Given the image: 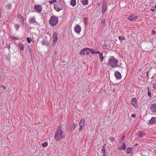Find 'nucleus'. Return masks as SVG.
<instances>
[{"mask_svg":"<svg viewBox=\"0 0 156 156\" xmlns=\"http://www.w3.org/2000/svg\"><path fill=\"white\" fill-rule=\"evenodd\" d=\"M80 2L83 5H87L88 4V0H80Z\"/></svg>","mask_w":156,"mask_h":156,"instance_id":"obj_19","label":"nucleus"},{"mask_svg":"<svg viewBox=\"0 0 156 156\" xmlns=\"http://www.w3.org/2000/svg\"><path fill=\"white\" fill-rule=\"evenodd\" d=\"M148 89V96L150 97H151V93L149 91V88H148L147 89Z\"/></svg>","mask_w":156,"mask_h":156,"instance_id":"obj_35","label":"nucleus"},{"mask_svg":"<svg viewBox=\"0 0 156 156\" xmlns=\"http://www.w3.org/2000/svg\"><path fill=\"white\" fill-rule=\"evenodd\" d=\"M137 16H134L133 15H131L127 19L130 21H135L137 19Z\"/></svg>","mask_w":156,"mask_h":156,"instance_id":"obj_13","label":"nucleus"},{"mask_svg":"<svg viewBox=\"0 0 156 156\" xmlns=\"http://www.w3.org/2000/svg\"><path fill=\"white\" fill-rule=\"evenodd\" d=\"M58 22V19L55 16H51L49 20V23L51 26L56 25Z\"/></svg>","mask_w":156,"mask_h":156,"instance_id":"obj_3","label":"nucleus"},{"mask_svg":"<svg viewBox=\"0 0 156 156\" xmlns=\"http://www.w3.org/2000/svg\"><path fill=\"white\" fill-rule=\"evenodd\" d=\"M12 39H13V40H18V38H16V37H12Z\"/></svg>","mask_w":156,"mask_h":156,"instance_id":"obj_41","label":"nucleus"},{"mask_svg":"<svg viewBox=\"0 0 156 156\" xmlns=\"http://www.w3.org/2000/svg\"><path fill=\"white\" fill-rule=\"evenodd\" d=\"M87 51H90L91 52V53L93 55H94L95 53H97V51L96 52L94 51L92 48H87Z\"/></svg>","mask_w":156,"mask_h":156,"instance_id":"obj_22","label":"nucleus"},{"mask_svg":"<svg viewBox=\"0 0 156 156\" xmlns=\"http://www.w3.org/2000/svg\"><path fill=\"white\" fill-rule=\"evenodd\" d=\"M34 9L37 12H41L42 10V7L39 5H35L34 6Z\"/></svg>","mask_w":156,"mask_h":156,"instance_id":"obj_5","label":"nucleus"},{"mask_svg":"<svg viewBox=\"0 0 156 156\" xmlns=\"http://www.w3.org/2000/svg\"><path fill=\"white\" fill-rule=\"evenodd\" d=\"M122 147L123 149H125L126 148V144L125 143H123L122 144Z\"/></svg>","mask_w":156,"mask_h":156,"instance_id":"obj_33","label":"nucleus"},{"mask_svg":"<svg viewBox=\"0 0 156 156\" xmlns=\"http://www.w3.org/2000/svg\"><path fill=\"white\" fill-rule=\"evenodd\" d=\"M118 149H119V150H121L122 149H123L122 148V147H118Z\"/></svg>","mask_w":156,"mask_h":156,"instance_id":"obj_47","label":"nucleus"},{"mask_svg":"<svg viewBox=\"0 0 156 156\" xmlns=\"http://www.w3.org/2000/svg\"><path fill=\"white\" fill-rule=\"evenodd\" d=\"M27 39L28 42L29 43H30V42L32 41V40L30 38L28 37L27 38Z\"/></svg>","mask_w":156,"mask_h":156,"instance_id":"obj_32","label":"nucleus"},{"mask_svg":"<svg viewBox=\"0 0 156 156\" xmlns=\"http://www.w3.org/2000/svg\"><path fill=\"white\" fill-rule=\"evenodd\" d=\"M115 90H113V92H115Z\"/></svg>","mask_w":156,"mask_h":156,"instance_id":"obj_53","label":"nucleus"},{"mask_svg":"<svg viewBox=\"0 0 156 156\" xmlns=\"http://www.w3.org/2000/svg\"><path fill=\"white\" fill-rule=\"evenodd\" d=\"M53 42L54 43H55L58 41V36L57 33L55 32L53 33Z\"/></svg>","mask_w":156,"mask_h":156,"instance_id":"obj_10","label":"nucleus"},{"mask_svg":"<svg viewBox=\"0 0 156 156\" xmlns=\"http://www.w3.org/2000/svg\"><path fill=\"white\" fill-rule=\"evenodd\" d=\"M151 10L153 12L155 11V10L154 9H151Z\"/></svg>","mask_w":156,"mask_h":156,"instance_id":"obj_43","label":"nucleus"},{"mask_svg":"<svg viewBox=\"0 0 156 156\" xmlns=\"http://www.w3.org/2000/svg\"><path fill=\"white\" fill-rule=\"evenodd\" d=\"M106 146L105 144H104L102 147V148L101 149V151L104 155L106 154L105 151V146Z\"/></svg>","mask_w":156,"mask_h":156,"instance_id":"obj_25","label":"nucleus"},{"mask_svg":"<svg viewBox=\"0 0 156 156\" xmlns=\"http://www.w3.org/2000/svg\"><path fill=\"white\" fill-rule=\"evenodd\" d=\"M131 117L133 118H134L135 117V115L134 114H132L131 115Z\"/></svg>","mask_w":156,"mask_h":156,"instance_id":"obj_44","label":"nucleus"},{"mask_svg":"<svg viewBox=\"0 0 156 156\" xmlns=\"http://www.w3.org/2000/svg\"><path fill=\"white\" fill-rule=\"evenodd\" d=\"M125 137V135L123 136L120 139V141L121 142L123 141L124 140V139Z\"/></svg>","mask_w":156,"mask_h":156,"instance_id":"obj_36","label":"nucleus"},{"mask_svg":"<svg viewBox=\"0 0 156 156\" xmlns=\"http://www.w3.org/2000/svg\"><path fill=\"white\" fill-rule=\"evenodd\" d=\"M119 39L121 41L123 40L124 39V38L122 36H120L119 37Z\"/></svg>","mask_w":156,"mask_h":156,"instance_id":"obj_39","label":"nucleus"},{"mask_svg":"<svg viewBox=\"0 0 156 156\" xmlns=\"http://www.w3.org/2000/svg\"><path fill=\"white\" fill-rule=\"evenodd\" d=\"M149 72L152 73L154 75H156V69L154 67L151 68L148 70L147 73V76H148V73Z\"/></svg>","mask_w":156,"mask_h":156,"instance_id":"obj_8","label":"nucleus"},{"mask_svg":"<svg viewBox=\"0 0 156 156\" xmlns=\"http://www.w3.org/2000/svg\"><path fill=\"white\" fill-rule=\"evenodd\" d=\"M1 14H0V19H1Z\"/></svg>","mask_w":156,"mask_h":156,"instance_id":"obj_52","label":"nucleus"},{"mask_svg":"<svg viewBox=\"0 0 156 156\" xmlns=\"http://www.w3.org/2000/svg\"><path fill=\"white\" fill-rule=\"evenodd\" d=\"M131 104L132 105L135 107L136 108L137 106L136 99L135 98H132L131 100Z\"/></svg>","mask_w":156,"mask_h":156,"instance_id":"obj_11","label":"nucleus"},{"mask_svg":"<svg viewBox=\"0 0 156 156\" xmlns=\"http://www.w3.org/2000/svg\"><path fill=\"white\" fill-rule=\"evenodd\" d=\"M56 1V0H50L48 2L50 4H52L55 2Z\"/></svg>","mask_w":156,"mask_h":156,"instance_id":"obj_34","label":"nucleus"},{"mask_svg":"<svg viewBox=\"0 0 156 156\" xmlns=\"http://www.w3.org/2000/svg\"><path fill=\"white\" fill-rule=\"evenodd\" d=\"M20 27V25L18 24H16L14 25V27L16 30H17Z\"/></svg>","mask_w":156,"mask_h":156,"instance_id":"obj_26","label":"nucleus"},{"mask_svg":"<svg viewBox=\"0 0 156 156\" xmlns=\"http://www.w3.org/2000/svg\"><path fill=\"white\" fill-rule=\"evenodd\" d=\"M151 111L153 112H156V104H153L151 105L150 108Z\"/></svg>","mask_w":156,"mask_h":156,"instance_id":"obj_9","label":"nucleus"},{"mask_svg":"<svg viewBox=\"0 0 156 156\" xmlns=\"http://www.w3.org/2000/svg\"><path fill=\"white\" fill-rule=\"evenodd\" d=\"M48 145V143L47 142H45L42 144V147H45Z\"/></svg>","mask_w":156,"mask_h":156,"instance_id":"obj_30","label":"nucleus"},{"mask_svg":"<svg viewBox=\"0 0 156 156\" xmlns=\"http://www.w3.org/2000/svg\"><path fill=\"white\" fill-rule=\"evenodd\" d=\"M76 124H73L71 127V131H73L76 127Z\"/></svg>","mask_w":156,"mask_h":156,"instance_id":"obj_27","label":"nucleus"},{"mask_svg":"<svg viewBox=\"0 0 156 156\" xmlns=\"http://www.w3.org/2000/svg\"><path fill=\"white\" fill-rule=\"evenodd\" d=\"M84 20L85 21V24L86 25L87 24V22L88 21V19L87 17H85L84 18Z\"/></svg>","mask_w":156,"mask_h":156,"instance_id":"obj_31","label":"nucleus"},{"mask_svg":"<svg viewBox=\"0 0 156 156\" xmlns=\"http://www.w3.org/2000/svg\"><path fill=\"white\" fill-rule=\"evenodd\" d=\"M87 51V48H86L82 49L80 52V55H85V52Z\"/></svg>","mask_w":156,"mask_h":156,"instance_id":"obj_17","label":"nucleus"},{"mask_svg":"<svg viewBox=\"0 0 156 156\" xmlns=\"http://www.w3.org/2000/svg\"><path fill=\"white\" fill-rule=\"evenodd\" d=\"M156 122V117H153L150 121V123L151 125Z\"/></svg>","mask_w":156,"mask_h":156,"instance_id":"obj_18","label":"nucleus"},{"mask_svg":"<svg viewBox=\"0 0 156 156\" xmlns=\"http://www.w3.org/2000/svg\"><path fill=\"white\" fill-rule=\"evenodd\" d=\"M17 19L18 20L21 19L23 23H24V18L20 14H18L17 16Z\"/></svg>","mask_w":156,"mask_h":156,"instance_id":"obj_16","label":"nucleus"},{"mask_svg":"<svg viewBox=\"0 0 156 156\" xmlns=\"http://www.w3.org/2000/svg\"><path fill=\"white\" fill-rule=\"evenodd\" d=\"M54 9L58 12L62 10L63 8L62 5L59 2H57L54 5Z\"/></svg>","mask_w":156,"mask_h":156,"instance_id":"obj_4","label":"nucleus"},{"mask_svg":"<svg viewBox=\"0 0 156 156\" xmlns=\"http://www.w3.org/2000/svg\"><path fill=\"white\" fill-rule=\"evenodd\" d=\"M85 123L84 119V118H82L81 119L80 122L79 123V126H83Z\"/></svg>","mask_w":156,"mask_h":156,"instance_id":"obj_21","label":"nucleus"},{"mask_svg":"<svg viewBox=\"0 0 156 156\" xmlns=\"http://www.w3.org/2000/svg\"><path fill=\"white\" fill-rule=\"evenodd\" d=\"M111 140L112 141H114L115 140V139H114V138H112V140Z\"/></svg>","mask_w":156,"mask_h":156,"instance_id":"obj_50","label":"nucleus"},{"mask_svg":"<svg viewBox=\"0 0 156 156\" xmlns=\"http://www.w3.org/2000/svg\"><path fill=\"white\" fill-rule=\"evenodd\" d=\"M55 140L59 141L65 138V135L61 128H59L55 132L54 136Z\"/></svg>","mask_w":156,"mask_h":156,"instance_id":"obj_1","label":"nucleus"},{"mask_svg":"<svg viewBox=\"0 0 156 156\" xmlns=\"http://www.w3.org/2000/svg\"><path fill=\"white\" fill-rule=\"evenodd\" d=\"M70 4L73 6H75L76 4V0H71Z\"/></svg>","mask_w":156,"mask_h":156,"instance_id":"obj_24","label":"nucleus"},{"mask_svg":"<svg viewBox=\"0 0 156 156\" xmlns=\"http://www.w3.org/2000/svg\"><path fill=\"white\" fill-rule=\"evenodd\" d=\"M80 126V128L79 129V132H80L83 129V127L82 126Z\"/></svg>","mask_w":156,"mask_h":156,"instance_id":"obj_37","label":"nucleus"},{"mask_svg":"<svg viewBox=\"0 0 156 156\" xmlns=\"http://www.w3.org/2000/svg\"><path fill=\"white\" fill-rule=\"evenodd\" d=\"M19 47L21 51H23V50L24 49V47L23 45L22 44L20 43L19 44Z\"/></svg>","mask_w":156,"mask_h":156,"instance_id":"obj_23","label":"nucleus"},{"mask_svg":"<svg viewBox=\"0 0 156 156\" xmlns=\"http://www.w3.org/2000/svg\"><path fill=\"white\" fill-rule=\"evenodd\" d=\"M103 156H105V154L104 155H103Z\"/></svg>","mask_w":156,"mask_h":156,"instance_id":"obj_54","label":"nucleus"},{"mask_svg":"<svg viewBox=\"0 0 156 156\" xmlns=\"http://www.w3.org/2000/svg\"><path fill=\"white\" fill-rule=\"evenodd\" d=\"M146 135V133L145 132H139L137 133V135L140 137H142L143 136H144Z\"/></svg>","mask_w":156,"mask_h":156,"instance_id":"obj_20","label":"nucleus"},{"mask_svg":"<svg viewBox=\"0 0 156 156\" xmlns=\"http://www.w3.org/2000/svg\"><path fill=\"white\" fill-rule=\"evenodd\" d=\"M81 28L79 25H76L74 27L75 31L78 34H79L81 31Z\"/></svg>","mask_w":156,"mask_h":156,"instance_id":"obj_6","label":"nucleus"},{"mask_svg":"<svg viewBox=\"0 0 156 156\" xmlns=\"http://www.w3.org/2000/svg\"><path fill=\"white\" fill-rule=\"evenodd\" d=\"M100 3L98 2L97 3V5L98 7L100 6Z\"/></svg>","mask_w":156,"mask_h":156,"instance_id":"obj_48","label":"nucleus"},{"mask_svg":"<svg viewBox=\"0 0 156 156\" xmlns=\"http://www.w3.org/2000/svg\"><path fill=\"white\" fill-rule=\"evenodd\" d=\"M29 52L30 54H31L32 53V49L30 48H29Z\"/></svg>","mask_w":156,"mask_h":156,"instance_id":"obj_38","label":"nucleus"},{"mask_svg":"<svg viewBox=\"0 0 156 156\" xmlns=\"http://www.w3.org/2000/svg\"><path fill=\"white\" fill-rule=\"evenodd\" d=\"M107 6L106 2H104L102 5V12L103 13L105 12L107 10Z\"/></svg>","mask_w":156,"mask_h":156,"instance_id":"obj_7","label":"nucleus"},{"mask_svg":"<svg viewBox=\"0 0 156 156\" xmlns=\"http://www.w3.org/2000/svg\"><path fill=\"white\" fill-rule=\"evenodd\" d=\"M2 88H3V89H6V87L3 85L2 86Z\"/></svg>","mask_w":156,"mask_h":156,"instance_id":"obj_49","label":"nucleus"},{"mask_svg":"<svg viewBox=\"0 0 156 156\" xmlns=\"http://www.w3.org/2000/svg\"><path fill=\"white\" fill-rule=\"evenodd\" d=\"M156 33L155 31V30H153L152 31V33L153 34H154Z\"/></svg>","mask_w":156,"mask_h":156,"instance_id":"obj_46","label":"nucleus"},{"mask_svg":"<svg viewBox=\"0 0 156 156\" xmlns=\"http://www.w3.org/2000/svg\"><path fill=\"white\" fill-rule=\"evenodd\" d=\"M154 7H155V9H156V5H155L154 6Z\"/></svg>","mask_w":156,"mask_h":156,"instance_id":"obj_51","label":"nucleus"},{"mask_svg":"<svg viewBox=\"0 0 156 156\" xmlns=\"http://www.w3.org/2000/svg\"><path fill=\"white\" fill-rule=\"evenodd\" d=\"M108 64L110 67L115 68L117 67L118 64V61L115 59L114 57L111 56L108 61Z\"/></svg>","mask_w":156,"mask_h":156,"instance_id":"obj_2","label":"nucleus"},{"mask_svg":"<svg viewBox=\"0 0 156 156\" xmlns=\"http://www.w3.org/2000/svg\"><path fill=\"white\" fill-rule=\"evenodd\" d=\"M12 5V4L11 3H8L6 5V7L7 9H9L11 7Z\"/></svg>","mask_w":156,"mask_h":156,"instance_id":"obj_28","label":"nucleus"},{"mask_svg":"<svg viewBox=\"0 0 156 156\" xmlns=\"http://www.w3.org/2000/svg\"><path fill=\"white\" fill-rule=\"evenodd\" d=\"M153 87L154 89H156V83L153 85Z\"/></svg>","mask_w":156,"mask_h":156,"instance_id":"obj_42","label":"nucleus"},{"mask_svg":"<svg viewBox=\"0 0 156 156\" xmlns=\"http://www.w3.org/2000/svg\"><path fill=\"white\" fill-rule=\"evenodd\" d=\"M97 53L99 54V56L100 62H102L104 59V57L103 56V54L102 53L100 52L99 51H97Z\"/></svg>","mask_w":156,"mask_h":156,"instance_id":"obj_12","label":"nucleus"},{"mask_svg":"<svg viewBox=\"0 0 156 156\" xmlns=\"http://www.w3.org/2000/svg\"><path fill=\"white\" fill-rule=\"evenodd\" d=\"M132 148L131 147H128L126 148V151L127 153L129 154L131 152Z\"/></svg>","mask_w":156,"mask_h":156,"instance_id":"obj_29","label":"nucleus"},{"mask_svg":"<svg viewBox=\"0 0 156 156\" xmlns=\"http://www.w3.org/2000/svg\"><path fill=\"white\" fill-rule=\"evenodd\" d=\"M102 24H105V19L103 20L102 21Z\"/></svg>","mask_w":156,"mask_h":156,"instance_id":"obj_40","label":"nucleus"},{"mask_svg":"<svg viewBox=\"0 0 156 156\" xmlns=\"http://www.w3.org/2000/svg\"><path fill=\"white\" fill-rule=\"evenodd\" d=\"M153 72H155V71H154Z\"/></svg>","mask_w":156,"mask_h":156,"instance_id":"obj_55","label":"nucleus"},{"mask_svg":"<svg viewBox=\"0 0 156 156\" xmlns=\"http://www.w3.org/2000/svg\"><path fill=\"white\" fill-rule=\"evenodd\" d=\"M115 76L117 79H120L121 78V75L120 73L118 71H116L115 73Z\"/></svg>","mask_w":156,"mask_h":156,"instance_id":"obj_15","label":"nucleus"},{"mask_svg":"<svg viewBox=\"0 0 156 156\" xmlns=\"http://www.w3.org/2000/svg\"><path fill=\"white\" fill-rule=\"evenodd\" d=\"M86 55H88L89 54V52L88 51H86Z\"/></svg>","mask_w":156,"mask_h":156,"instance_id":"obj_45","label":"nucleus"},{"mask_svg":"<svg viewBox=\"0 0 156 156\" xmlns=\"http://www.w3.org/2000/svg\"><path fill=\"white\" fill-rule=\"evenodd\" d=\"M29 22L30 24H32L37 23L36 21L35 18L33 17L30 18L29 20Z\"/></svg>","mask_w":156,"mask_h":156,"instance_id":"obj_14","label":"nucleus"}]
</instances>
